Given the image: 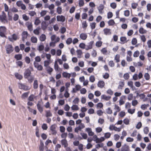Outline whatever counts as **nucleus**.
Masks as SVG:
<instances>
[{
  "label": "nucleus",
  "mask_w": 151,
  "mask_h": 151,
  "mask_svg": "<svg viewBox=\"0 0 151 151\" xmlns=\"http://www.w3.org/2000/svg\"><path fill=\"white\" fill-rule=\"evenodd\" d=\"M6 53L7 54H9L12 52L14 49L12 46L10 45H8L5 47Z\"/></svg>",
  "instance_id": "nucleus-3"
},
{
  "label": "nucleus",
  "mask_w": 151,
  "mask_h": 151,
  "mask_svg": "<svg viewBox=\"0 0 151 151\" xmlns=\"http://www.w3.org/2000/svg\"><path fill=\"white\" fill-rule=\"evenodd\" d=\"M27 108L29 111L32 113L34 114L35 115L36 114L37 111L35 110L32 109L29 106H27Z\"/></svg>",
  "instance_id": "nucleus-35"
},
{
  "label": "nucleus",
  "mask_w": 151,
  "mask_h": 151,
  "mask_svg": "<svg viewBox=\"0 0 151 151\" xmlns=\"http://www.w3.org/2000/svg\"><path fill=\"white\" fill-rule=\"evenodd\" d=\"M28 14L30 16L33 17L36 14V13L34 11H30L29 12Z\"/></svg>",
  "instance_id": "nucleus-56"
},
{
  "label": "nucleus",
  "mask_w": 151,
  "mask_h": 151,
  "mask_svg": "<svg viewBox=\"0 0 151 151\" xmlns=\"http://www.w3.org/2000/svg\"><path fill=\"white\" fill-rule=\"evenodd\" d=\"M138 6V4L136 3H133L131 4L132 7L134 9H136Z\"/></svg>",
  "instance_id": "nucleus-55"
},
{
  "label": "nucleus",
  "mask_w": 151,
  "mask_h": 151,
  "mask_svg": "<svg viewBox=\"0 0 151 151\" xmlns=\"http://www.w3.org/2000/svg\"><path fill=\"white\" fill-rule=\"evenodd\" d=\"M93 43V41H91L89 42L88 45H86V50H88L89 49H91L92 48V45Z\"/></svg>",
  "instance_id": "nucleus-14"
},
{
  "label": "nucleus",
  "mask_w": 151,
  "mask_h": 151,
  "mask_svg": "<svg viewBox=\"0 0 151 151\" xmlns=\"http://www.w3.org/2000/svg\"><path fill=\"white\" fill-rule=\"evenodd\" d=\"M79 46L82 49H86V45L84 43H81L79 45Z\"/></svg>",
  "instance_id": "nucleus-57"
},
{
  "label": "nucleus",
  "mask_w": 151,
  "mask_h": 151,
  "mask_svg": "<svg viewBox=\"0 0 151 151\" xmlns=\"http://www.w3.org/2000/svg\"><path fill=\"white\" fill-rule=\"evenodd\" d=\"M93 140L94 141H95L96 143H98V139L99 138L96 135H93Z\"/></svg>",
  "instance_id": "nucleus-49"
},
{
  "label": "nucleus",
  "mask_w": 151,
  "mask_h": 151,
  "mask_svg": "<svg viewBox=\"0 0 151 151\" xmlns=\"http://www.w3.org/2000/svg\"><path fill=\"white\" fill-rule=\"evenodd\" d=\"M46 70L48 73L50 74L53 70V69L52 68H51L49 66L46 67Z\"/></svg>",
  "instance_id": "nucleus-41"
},
{
  "label": "nucleus",
  "mask_w": 151,
  "mask_h": 151,
  "mask_svg": "<svg viewBox=\"0 0 151 151\" xmlns=\"http://www.w3.org/2000/svg\"><path fill=\"white\" fill-rule=\"evenodd\" d=\"M22 18L25 21H27L29 19V17L26 14H24L22 15Z\"/></svg>",
  "instance_id": "nucleus-59"
},
{
  "label": "nucleus",
  "mask_w": 151,
  "mask_h": 151,
  "mask_svg": "<svg viewBox=\"0 0 151 151\" xmlns=\"http://www.w3.org/2000/svg\"><path fill=\"white\" fill-rule=\"evenodd\" d=\"M71 109L72 110L77 111L79 110V108L77 105H73L71 107Z\"/></svg>",
  "instance_id": "nucleus-31"
},
{
  "label": "nucleus",
  "mask_w": 151,
  "mask_h": 151,
  "mask_svg": "<svg viewBox=\"0 0 151 151\" xmlns=\"http://www.w3.org/2000/svg\"><path fill=\"white\" fill-rule=\"evenodd\" d=\"M18 86L19 88L23 89L25 91H27L30 88V87L28 86L24 85L21 83H19Z\"/></svg>",
  "instance_id": "nucleus-4"
},
{
  "label": "nucleus",
  "mask_w": 151,
  "mask_h": 151,
  "mask_svg": "<svg viewBox=\"0 0 151 151\" xmlns=\"http://www.w3.org/2000/svg\"><path fill=\"white\" fill-rule=\"evenodd\" d=\"M38 81L37 80H35L33 83V88L34 89H36L38 88Z\"/></svg>",
  "instance_id": "nucleus-36"
},
{
  "label": "nucleus",
  "mask_w": 151,
  "mask_h": 151,
  "mask_svg": "<svg viewBox=\"0 0 151 151\" xmlns=\"http://www.w3.org/2000/svg\"><path fill=\"white\" fill-rule=\"evenodd\" d=\"M87 37V35L84 33H82L80 35V38L83 40H86Z\"/></svg>",
  "instance_id": "nucleus-19"
},
{
  "label": "nucleus",
  "mask_w": 151,
  "mask_h": 151,
  "mask_svg": "<svg viewBox=\"0 0 151 151\" xmlns=\"http://www.w3.org/2000/svg\"><path fill=\"white\" fill-rule=\"evenodd\" d=\"M57 12L58 14H61L62 12V10L61 7H58L57 9Z\"/></svg>",
  "instance_id": "nucleus-50"
},
{
  "label": "nucleus",
  "mask_w": 151,
  "mask_h": 151,
  "mask_svg": "<svg viewBox=\"0 0 151 151\" xmlns=\"http://www.w3.org/2000/svg\"><path fill=\"white\" fill-rule=\"evenodd\" d=\"M28 34L27 31H24L22 34V40L24 41L27 38Z\"/></svg>",
  "instance_id": "nucleus-13"
},
{
  "label": "nucleus",
  "mask_w": 151,
  "mask_h": 151,
  "mask_svg": "<svg viewBox=\"0 0 151 151\" xmlns=\"http://www.w3.org/2000/svg\"><path fill=\"white\" fill-rule=\"evenodd\" d=\"M34 64L35 67L37 68L39 70H42V67L41 65H39L38 63L36 62H34Z\"/></svg>",
  "instance_id": "nucleus-16"
},
{
  "label": "nucleus",
  "mask_w": 151,
  "mask_h": 151,
  "mask_svg": "<svg viewBox=\"0 0 151 151\" xmlns=\"http://www.w3.org/2000/svg\"><path fill=\"white\" fill-rule=\"evenodd\" d=\"M124 83L123 81H120L119 82V85L118 87V88L122 89V88L124 86Z\"/></svg>",
  "instance_id": "nucleus-44"
},
{
  "label": "nucleus",
  "mask_w": 151,
  "mask_h": 151,
  "mask_svg": "<svg viewBox=\"0 0 151 151\" xmlns=\"http://www.w3.org/2000/svg\"><path fill=\"white\" fill-rule=\"evenodd\" d=\"M114 110L115 111L119 112L120 111L121 109L117 105L115 104L114 105Z\"/></svg>",
  "instance_id": "nucleus-42"
},
{
  "label": "nucleus",
  "mask_w": 151,
  "mask_h": 151,
  "mask_svg": "<svg viewBox=\"0 0 151 151\" xmlns=\"http://www.w3.org/2000/svg\"><path fill=\"white\" fill-rule=\"evenodd\" d=\"M22 55L21 54H18L15 55L14 58L17 60H21L22 58Z\"/></svg>",
  "instance_id": "nucleus-26"
},
{
  "label": "nucleus",
  "mask_w": 151,
  "mask_h": 151,
  "mask_svg": "<svg viewBox=\"0 0 151 151\" xmlns=\"http://www.w3.org/2000/svg\"><path fill=\"white\" fill-rule=\"evenodd\" d=\"M40 22H41L40 20L38 18H36L35 20L34 24L35 25H37L39 24Z\"/></svg>",
  "instance_id": "nucleus-45"
},
{
  "label": "nucleus",
  "mask_w": 151,
  "mask_h": 151,
  "mask_svg": "<svg viewBox=\"0 0 151 151\" xmlns=\"http://www.w3.org/2000/svg\"><path fill=\"white\" fill-rule=\"evenodd\" d=\"M126 96H122L119 100V104L120 105H122L125 103V101L124 100L125 99Z\"/></svg>",
  "instance_id": "nucleus-12"
},
{
  "label": "nucleus",
  "mask_w": 151,
  "mask_h": 151,
  "mask_svg": "<svg viewBox=\"0 0 151 151\" xmlns=\"http://www.w3.org/2000/svg\"><path fill=\"white\" fill-rule=\"evenodd\" d=\"M15 76L17 79L19 80L21 79L22 78V76L18 73H15Z\"/></svg>",
  "instance_id": "nucleus-40"
},
{
  "label": "nucleus",
  "mask_w": 151,
  "mask_h": 151,
  "mask_svg": "<svg viewBox=\"0 0 151 151\" xmlns=\"http://www.w3.org/2000/svg\"><path fill=\"white\" fill-rule=\"evenodd\" d=\"M40 28L39 27H37V28L34 30V33L36 35H38L39 34V30Z\"/></svg>",
  "instance_id": "nucleus-39"
},
{
  "label": "nucleus",
  "mask_w": 151,
  "mask_h": 151,
  "mask_svg": "<svg viewBox=\"0 0 151 151\" xmlns=\"http://www.w3.org/2000/svg\"><path fill=\"white\" fill-rule=\"evenodd\" d=\"M8 38L10 41L12 42L13 40H16L17 39L18 37L17 35L14 34L12 36L9 37Z\"/></svg>",
  "instance_id": "nucleus-11"
},
{
  "label": "nucleus",
  "mask_w": 151,
  "mask_h": 151,
  "mask_svg": "<svg viewBox=\"0 0 151 151\" xmlns=\"http://www.w3.org/2000/svg\"><path fill=\"white\" fill-rule=\"evenodd\" d=\"M127 84L128 86L130 87L131 88H134L133 85V82L132 81H129L128 82Z\"/></svg>",
  "instance_id": "nucleus-52"
},
{
  "label": "nucleus",
  "mask_w": 151,
  "mask_h": 151,
  "mask_svg": "<svg viewBox=\"0 0 151 151\" xmlns=\"http://www.w3.org/2000/svg\"><path fill=\"white\" fill-rule=\"evenodd\" d=\"M6 14L4 12H2V14L0 15V22L3 23H7L8 21L6 19Z\"/></svg>",
  "instance_id": "nucleus-1"
},
{
  "label": "nucleus",
  "mask_w": 151,
  "mask_h": 151,
  "mask_svg": "<svg viewBox=\"0 0 151 151\" xmlns=\"http://www.w3.org/2000/svg\"><path fill=\"white\" fill-rule=\"evenodd\" d=\"M40 151H44V144L42 141H41L39 147Z\"/></svg>",
  "instance_id": "nucleus-32"
},
{
  "label": "nucleus",
  "mask_w": 151,
  "mask_h": 151,
  "mask_svg": "<svg viewBox=\"0 0 151 151\" xmlns=\"http://www.w3.org/2000/svg\"><path fill=\"white\" fill-rule=\"evenodd\" d=\"M37 108L38 111L40 113H42L43 111V108L40 104L39 102H38L37 104Z\"/></svg>",
  "instance_id": "nucleus-17"
},
{
  "label": "nucleus",
  "mask_w": 151,
  "mask_h": 151,
  "mask_svg": "<svg viewBox=\"0 0 151 151\" xmlns=\"http://www.w3.org/2000/svg\"><path fill=\"white\" fill-rule=\"evenodd\" d=\"M6 31V28L4 26L0 27V36L2 37L5 36V33Z\"/></svg>",
  "instance_id": "nucleus-5"
},
{
  "label": "nucleus",
  "mask_w": 151,
  "mask_h": 151,
  "mask_svg": "<svg viewBox=\"0 0 151 151\" xmlns=\"http://www.w3.org/2000/svg\"><path fill=\"white\" fill-rule=\"evenodd\" d=\"M120 56L119 55L117 54L116 55L114 59L117 63L119 62L120 61Z\"/></svg>",
  "instance_id": "nucleus-48"
},
{
  "label": "nucleus",
  "mask_w": 151,
  "mask_h": 151,
  "mask_svg": "<svg viewBox=\"0 0 151 151\" xmlns=\"http://www.w3.org/2000/svg\"><path fill=\"white\" fill-rule=\"evenodd\" d=\"M31 73V71L29 69L26 70L24 73V77L26 78H29L30 76Z\"/></svg>",
  "instance_id": "nucleus-9"
},
{
  "label": "nucleus",
  "mask_w": 151,
  "mask_h": 151,
  "mask_svg": "<svg viewBox=\"0 0 151 151\" xmlns=\"http://www.w3.org/2000/svg\"><path fill=\"white\" fill-rule=\"evenodd\" d=\"M66 43L67 45H70L72 42V38L69 37L66 40Z\"/></svg>",
  "instance_id": "nucleus-46"
},
{
  "label": "nucleus",
  "mask_w": 151,
  "mask_h": 151,
  "mask_svg": "<svg viewBox=\"0 0 151 151\" xmlns=\"http://www.w3.org/2000/svg\"><path fill=\"white\" fill-rule=\"evenodd\" d=\"M104 82L103 81H99L98 83V87L101 88L104 87Z\"/></svg>",
  "instance_id": "nucleus-24"
},
{
  "label": "nucleus",
  "mask_w": 151,
  "mask_h": 151,
  "mask_svg": "<svg viewBox=\"0 0 151 151\" xmlns=\"http://www.w3.org/2000/svg\"><path fill=\"white\" fill-rule=\"evenodd\" d=\"M76 53L78 57L79 58H81L83 53L82 51L80 50H77L76 51Z\"/></svg>",
  "instance_id": "nucleus-27"
},
{
  "label": "nucleus",
  "mask_w": 151,
  "mask_h": 151,
  "mask_svg": "<svg viewBox=\"0 0 151 151\" xmlns=\"http://www.w3.org/2000/svg\"><path fill=\"white\" fill-rule=\"evenodd\" d=\"M129 150L128 146L126 145L123 146L121 148L122 151H129Z\"/></svg>",
  "instance_id": "nucleus-33"
},
{
  "label": "nucleus",
  "mask_w": 151,
  "mask_h": 151,
  "mask_svg": "<svg viewBox=\"0 0 151 151\" xmlns=\"http://www.w3.org/2000/svg\"><path fill=\"white\" fill-rule=\"evenodd\" d=\"M56 18L58 22H64L65 19V17L63 15H58L57 16Z\"/></svg>",
  "instance_id": "nucleus-8"
},
{
  "label": "nucleus",
  "mask_w": 151,
  "mask_h": 151,
  "mask_svg": "<svg viewBox=\"0 0 151 151\" xmlns=\"http://www.w3.org/2000/svg\"><path fill=\"white\" fill-rule=\"evenodd\" d=\"M51 63V60H45L44 61V66L46 67H48L50 64Z\"/></svg>",
  "instance_id": "nucleus-25"
},
{
  "label": "nucleus",
  "mask_w": 151,
  "mask_h": 151,
  "mask_svg": "<svg viewBox=\"0 0 151 151\" xmlns=\"http://www.w3.org/2000/svg\"><path fill=\"white\" fill-rule=\"evenodd\" d=\"M26 25L27 26L28 29L30 31L33 30L32 25L31 23L30 22H27L26 23Z\"/></svg>",
  "instance_id": "nucleus-20"
},
{
  "label": "nucleus",
  "mask_w": 151,
  "mask_h": 151,
  "mask_svg": "<svg viewBox=\"0 0 151 151\" xmlns=\"http://www.w3.org/2000/svg\"><path fill=\"white\" fill-rule=\"evenodd\" d=\"M104 34L106 35H109L111 34V31L110 29L105 28L103 29Z\"/></svg>",
  "instance_id": "nucleus-15"
},
{
  "label": "nucleus",
  "mask_w": 151,
  "mask_h": 151,
  "mask_svg": "<svg viewBox=\"0 0 151 151\" xmlns=\"http://www.w3.org/2000/svg\"><path fill=\"white\" fill-rule=\"evenodd\" d=\"M44 48V46L42 44L39 45L38 47V50L40 52L42 51Z\"/></svg>",
  "instance_id": "nucleus-43"
},
{
  "label": "nucleus",
  "mask_w": 151,
  "mask_h": 151,
  "mask_svg": "<svg viewBox=\"0 0 151 151\" xmlns=\"http://www.w3.org/2000/svg\"><path fill=\"white\" fill-rule=\"evenodd\" d=\"M144 76L145 79L147 80H149L150 78V75L147 73H145L144 75Z\"/></svg>",
  "instance_id": "nucleus-58"
},
{
  "label": "nucleus",
  "mask_w": 151,
  "mask_h": 151,
  "mask_svg": "<svg viewBox=\"0 0 151 151\" xmlns=\"http://www.w3.org/2000/svg\"><path fill=\"white\" fill-rule=\"evenodd\" d=\"M61 143L62 145H64V147L65 148L68 147V144L67 143V141L66 139H63L61 140Z\"/></svg>",
  "instance_id": "nucleus-23"
},
{
  "label": "nucleus",
  "mask_w": 151,
  "mask_h": 151,
  "mask_svg": "<svg viewBox=\"0 0 151 151\" xmlns=\"http://www.w3.org/2000/svg\"><path fill=\"white\" fill-rule=\"evenodd\" d=\"M29 92H25L22 94L21 96V98L22 99H25L27 98L29 94Z\"/></svg>",
  "instance_id": "nucleus-29"
},
{
  "label": "nucleus",
  "mask_w": 151,
  "mask_h": 151,
  "mask_svg": "<svg viewBox=\"0 0 151 151\" xmlns=\"http://www.w3.org/2000/svg\"><path fill=\"white\" fill-rule=\"evenodd\" d=\"M36 98V96H35L34 94H32L30 95L28 98V100L29 101H33L34 99H35Z\"/></svg>",
  "instance_id": "nucleus-21"
},
{
  "label": "nucleus",
  "mask_w": 151,
  "mask_h": 151,
  "mask_svg": "<svg viewBox=\"0 0 151 151\" xmlns=\"http://www.w3.org/2000/svg\"><path fill=\"white\" fill-rule=\"evenodd\" d=\"M111 134L110 132H106L104 134V137L106 138H109L110 137Z\"/></svg>",
  "instance_id": "nucleus-61"
},
{
  "label": "nucleus",
  "mask_w": 151,
  "mask_h": 151,
  "mask_svg": "<svg viewBox=\"0 0 151 151\" xmlns=\"http://www.w3.org/2000/svg\"><path fill=\"white\" fill-rule=\"evenodd\" d=\"M104 8V6L102 4H100L98 7V9L99 11V12L100 14H102L104 13L103 10Z\"/></svg>",
  "instance_id": "nucleus-10"
},
{
  "label": "nucleus",
  "mask_w": 151,
  "mask_h": 151,
  "mask_svg": "<svg viewBox=\"0 0 151 151\" xmlns=\"http://www.w3.org/2000/svg\"><path fill=\"white\" fill-rule=\"evenodd\" d=\"M143 131L145 134H147L149 131L148 127H145L144 128Z\"/></svg>",
  "instance_id": "nucleus-60"
},
{
  "label": "nucleus",
  "mask_w": 151,
  "mask_h": 151,
  "mask_svg": "<svg viewBox=\"0 0 151 151\" xmlns=\"http://www.w3.org/2000/svg\"><path fill=\"white\" fill-rule=\"evenodd\" d=\"M139 33L141 34H144L146 33L147 31L143 27H141L139 29Z\"/></svg>",
  "instance_id": "nucleus-30"
},
{
  "label": "nucleus",
  "mask_w": 151,
  "mask_h": 151,
  "mask_svg": "<svg viewBox=\"0 0 151 151\" xmlns=\"http://www.w3.org/2000/svg\"><path fill=\"white\" fill-rule=\"evenodd\" d=\"M103 129L101 127H98L95 128V131L96 133H99L102 131Z\"/></svg>",
  "instance_id": "nucleus-38"
},
{
  "label": "nucleus",
  "mask_w": 151,
  "mask_h": 151,
  "mask_svg": "<svg viewBox=\"0 0 151 151\" xmlns=\"http://www.w3.org/2000/svg\"><path fill=\"white\" fill-rule=\"evenodd\" d=\"M52 41L58 42L59 41L60 39L59 37H57L55 35H53L51 37Z\"/></svg>",
  "instance_id": "nucleus-7"
},
{
  "label": "nucleus",
  "mask_w": 151,
  "mask_h": 151,
  "mask_svg": "<svg viewBox=\"0 0 151 151\" xmlns=\"http://www.w3.org/2000/svg\"><path fill=\"white\" fill-rule=\"evenodd\" d=\"M45 112L46 113V116L47 117L51 116L52 115V114L50 110L46 111Z\"/></svg>",
  "instance_id": "nucleus-51"
},
{
  "label": "nucleus",
  "mask_w": 151,
  "mask_h": 151,
  "mask_svg": "<svg viewBox=\"0 0 151 151\" xmlns=\"http://www.w3.org/2000/svg\"><path fill=\"white\" fill-rule=\"evenodd\" d=\"M101 99H104L106 101L109 100L111 98V97L108 96H106L105 95H102L101 96Z\"/></svg>",
  "instance_id": "nucleus-22"
},
{
  "label": "nucleus",
  "mask_w": 151,
  "mask_h": 151,
  "mask_svg": "<svg viewBox=\"0 0 151 151\" xmlns=\"http://www.w3.org/2000/svg\"><path fill=\"white\" fill-rule=\"evenodd\" d=\"M63 76L66 78H70L71 76L70 73L66 72H63L62 73Z\"/></svg>",
  "instance_id": "nucleus-18"
},
{
  "label": "nucleus",
  "mask_w": 151,
  "mask_h": 151,
  "mask_svg": "<svg viewBox=\"0 0 151 151\" xmlns=\"http://www.w3.org/2000/svg\"><path fill=\"white\" fill-rule=\"evenodd\" d=\"M149 106V105L148 104H144L141 106V108L142 109L144 110L146 109Z\"/></svg>",
  "instance_id": "nucleus-37"
},
{
  "label": "nucleus",
  "mask_w": 151,
  "mask_h": 151,
  "mask_svg": "<svg viewBox=\"0 0 151 151\" xmlns=\"http://www.w3.org/2000/svg\"><path fill=\"white\" fill-rule=\"evenodd\" d=\"M86 132H87L89 136H92L94 134V133L92 131L91 128L89 127L86 128Z\"/></svg>",
  "instance_id": "nucleus-6"
},
{
  "label": "nucleus",
  "mask_w": 151,
  "mask_h": 151,
  "mask_svg": "<svg viewBox=\"0 0 151 151\" xmlns=\"http://www.w3.org/2000/svg\"><path fill=\"white\" fill-rule=\"evenodd\" d=\"M31 40L33 43H37V39L35 37L32 36L31 38Z\"/></svg>",
  "instance_id": "nucleus-34"
},
{
  "label": "nucleus",
  "mask_w": 151,
  "mask_h": 151,
  "mask_svg": "<svg viewBox=\"0 0 151 151\" xmlns=\"http://www.w3.org/2000/svg\"><path fill=\"white\" fill-rule=\"evenodd\" d=\"M46 39V35L43 34H42L41 35L40 37V40L42 42L45 41Z\"/></svg>",
  "instance_id": "nucleus-28"
},
{
  "label": "nucleus",
  "mask_w": 151,
  "mask_h": 151,
  "mask_svg": "<svg viewBox=\"0 0 151 151\" xmlns=\"http://www.w3.org/2000/svg\"><path fill=\"white\" fill-rule=\"evenodd\" d=\"M102 43V42H101L100 41H98L96 42V46H97L98 47H100L101 46Z\"/></svg>",
  "instance_id": "nucleus-63"
},
{
  "label": "nucleus",
  "mask_w": 151,
  "mask_h": 151,
  "mask_svg": "<svg viewBox=\"0 0 151 151\" xmlns=\"http://www.w3.org/2000/svg\"><path fill=\"white\" fill-rule=\"evenodd\" d=\"M64 96L66 98H68L70 96V94L68 92V90H65V93H64Z\"/></svg>",
  "instance_id": "nucleus-53"
},
{
  "label": "nucleus",
  "mask_w": 151,
  "mask_h": 151,
  "mask_svg": "<svg viewBox=\"0 0 151 151\" xmlns=\"http://www.w3.org/2000/svg\"><path fill=\"white\" fill-rule=\"evenodd\" d=\"M80 134L83 139H87V135L86 134L84 133H81Z\"/></svg>",
  "instance_id": "nucleus-54"
},
{
  "label": "nucleus",
  "mask_w": 151,
  "mask_h": 151,
  "mask_svg": "<svg viewBox=\"0 0 151 151\" xmlns=\"http://www.w3.org/2000/svg\"><path fill=\"white\" fill-rule=\"evenodd\" d=\"M57 125L56 124H54L51 125L50 127V129L52 135H55L57 133L56 130Z\"/></svg>",
  "instance_id": "nucleus-2"
},
{
  "label": "nucleus",
  "mask_w": 151,
  "mask_h": 151,
  "mask_svg": "<svg viewBox=\"0 0 151 151\" xmlns=\"http://www.w3.org/2000/svg\"><path fill=\"white\" fill-rule=\"evenodd\" d=\"M61 147V145L59 144H57L56 145L55 148V151H59V149Z\"/></svg>",
  "instance_id": "nucleus-62"
},
{
  "label": "nucleus",
  "mask_w": 151,
  "mask_h": 151,
  "mask_svg": "<svg viewBox=\"0 0 151 151\" xmlns=\"http://www.w3.org/2000/svg\"><path fill=\"white\" fill-rule=\"evenodd\" d=\"M114 140L116 141L119 139L120 136L118 134H115L114 136Z\"/></svg>",
  "instance_id": "nucleus-64"
},
{
  "label": "nucleus",
  "mask_w": 151,
  "mask_h": 151,
  "mask_svg": "<svg viewBox=\"0 0 151 151\" xmlns=\"http://www.w3.org/2000/svg\"><path fill=\"white\" fill-rule=\"evenodd\" d=\"M129 120L128 118L124 119L123 121L124 123L126 125H128L129 123Z\"/></svg>",
  "instance_id": "nucleus-47"
}]
</instances>
